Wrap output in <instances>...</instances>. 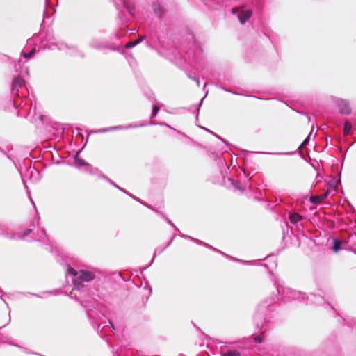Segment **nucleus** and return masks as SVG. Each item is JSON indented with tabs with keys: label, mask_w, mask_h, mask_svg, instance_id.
I'll return each instance as SVG.
<instances>
[{
	"label": "nucleus",
	"mask_w": 356,
	"mask_h": 356,
	"mask_svg": "<svg viewBox=\"0 0 356 356\" xmlns=\"http://www.w3.org/2000/svg\"><path fill=\"white\" fill-rule=\"evenodd\" d=\"M29 232H30V229H28V230L26 232V234H28Z\"/></svg>",
	"instance_id": "obj_22"
},
{
	"label": "nucleus",
	"mask_w": 356,
	"mask_h": 356,
	"mask_svg": "<svg viewBox=\"0 0 356 356\" xmlns=\"http://www.w3.org/2000/svg\"><path fill=\"white\" fill-rule=\"evenodd\" d=\"M340 248H341V241H335L334 247H333L334 251L335 252H337L340 250Z\"/></svg>",
	"instance_id": "obj_13"
},
{
	"label": "nucleus",
	"mask_w": 356,
	"mask_h": 356,
	"mask_svg": "<svg viewBox=\"0 0 356 356\" xmlns=\"http://www.w3.org/2000/svg\"><path fill=\"white\" fill-rule=\"evenodd\" d=\"M245 7V6H242L240 7H234L232 9V13L235 14L236 13H240L242 11L243 8Z\"/></svg>",
	"instance_id": "obj_14"
},
{
	"label": "nucleus",
	"mask_w": 356,
	"mask_h": 356,
	"mask_svg": "<svg viewBox=\"0 0 356 356\" xmlns=\"http://www.w3.org/2000/svg\"><path fill=\"white\" fill-rule=\"evenodd\" d=\"M235 186L236 188H238V189H240V187L238 186V184Z\"/></svg>",
	"instance_id": "obj_23"
},
{
	"label": "nucleus",
	"mask_w": 356,
	"mask_h": 356,
	"mask_svg": "<svg viewBox=\"0 0 356 356\" xmlns=\"http://www.w3.org/2000/svg\"><path fill=\"white\" fill-rule=\"evenodd\" d=\"M145 38V36L144 35H142V36H140L139 38L135 41H133V42H128L126 45H125V47L126 48H131L138 44H140Z\"/></svg>",
	"instance_id": "obj_9"
},
{
	"label": "nucleus",
	"mask_w": 356,
	"mask_h": 356,
	"mask_svg": "<svg viewBox=\"0 0 356 356\" xmlns=\"http://www.w3.org/2000/svg\"><path fill=\"white\" fill-rule=\"evenodd\" d=\"M354 236L356 238V234H355V236Z\"/></svg>",
	"instance_id": "obj_25"
},
{
	"label": "nucleus",
	"mask_w": 356,
	"mask_h": 356,
	"mask_svg": "<svg viewBox=\"0 0 356 356\" xmlns=\"http://www.w3.org/2000/svg\"><path fill=\"white\" fill-rule=\"evenodd\" d=\"M329 191H327L324 193L316 196H312L310 197V201L314 204L320 203L322 200L325 199L328 195Z\"/></svg>",
	"instance_id": "obj_6"
},
{
	"label": "nucleus",
	"mask_w": 356,
	"mask_h": 356,
	"mask_svg": "<svg viewBox=\"0 0 356 356\" xmlns=\"http://www.w3.org/2000/svg\"><path fill=\"white\" fill-rule=\"evenodd\" d=\"M35 53V49H32L30 52L29 53H24L23 56L25 57V58H31Z\"/></svg>",
	"instance_id": "obj_16"
},
{
	"label": "nucleus",
	"mask_w": 356,
	"mask_h": 356,
	"mask_svg": "<svg viewBox=\"0 0 356 356\" xmlns=\"http://www.w3.org/2000/svg\"><path fill=\"white\" fill-rule=\"evenodd\" d=\"M351 124L348 122H346L345 124H344V127H343V133L345 135H348L350 130H351Z\"/></svg>",
	"instance_id": "obj_11"
},
{
	"label": "nucleus",
	"mask_w": 356,
	"mask_h": 356,
	"mask_svg": "<svg viewBox=\"0 0 356 356\" xmlns=\"http://www.w3.org/2000/svg\"><path fill=\"white\" fill-rule=\"evenodd\" d=\"M309 136L307 137V138L302 143V144L299 146V153L301 156H310V150H309L306 145L309 143Z\"/></svg>",
	"instance_id": "obj_4"
},
{
	"label": "nucleus",
	"mask_w": 356,
	"mask_h": 356,
	"mask_svg": "<svg viewBox=\"0 0 356 356\" xmlns=\"http://www.w3.org/2000/svg\"><path fill=\"white\" fill-rule=\"evenodd\" d=\"M73 158H74V164L78 168H81L82 166L88 167L89 165V164L88 163L85 162L81 159V157L75 156V157H73Z\"/></svg>",
	"instance_id": "obj_7"
},
{
	"label": "nucleus",
	"mask_w": 356,
	"mask_h": 356,
	"mask_svg": "<svg viewBox=\"0 0 356 356\" xmlns=\"http://www.w3.org/2000/svg\"><path fill=\"white\" fill-rule=\"evenodd\" d=\"M152 7H153V9H154L156 15H157L159 16L162 15L163 10L159 4L154 3H153Z\"/></svg>",
	"instance_id": "obj_10"
},
{
	"label": "nucleus",
	"mask_w": 356,
	"mask_h": 356,
	"mask_svg": "<svg viewBox=\"0 0 356 356\" xmlns=\"http://www.w3.org/2000/svg\"><path fill=\"white\" fill-rule=\"evenodd\" d=\"M222 356H241V354L236 350H230L227 353H222Z\"/></svg>",
	"instance_id": "obj_12"
},
{
	"label": "nucleus",
	"mask_w": 356,
	"mask_h": 356,
	"mask_svg": "<svg viewBox=\"0 0 356 356\" xmlns=\"http://www.w3.org/2000/svg\"><path fill=\"white\" fill-rule=\"evenodd\" d=\"M235 186L236 188H238V189H240V187L238 186V184Z\"/></svg>",
	"instance_id": "obj_24"
},
{
	"label": "nucleus",
	"mask_w": 356,
	"mask_h": 356,
	"mask_svg": "<svg viewBox=\"0 0 356 356\" xmlns=\"http://www.w3.org/2000/svg\"><path fill=\"white\" fill-rule=\"evenodd\" d=\"M310 159L311 165L316 169L318 170L317 167H316L313 163V160L311 159V157H309Z\"/></svg>",
	"instance_id": "obj_20"
},
{
	"label": "nucleus",
	"mask_w": 356,
	"mask_h": 356,
	"mask_svg": "<svg viewBox=\"0 0 356 356\" xmlns=\"http://www.w3.org/2000/svg\"><path fill=\"white\" fill-rule=\"evenodd\" d=\"M339 112L341 114L348 115L351 113V108L348 104L343 99H339L337 102Z\"/></svg>",
	"instance_id": "obj_2"
},
{
	"label": "nucleus",
	"mask_w": 356,
	"mask_h": 356,
	"mask_svg": "<svg viewBox=\"0 0 356 356\" xmlns=\"http://www.w3.org/2000/svg\"><path fill=\"white\" fill-rule=\"evenodd\" d=\"M24 83V79L21 76H16L13 79L12 82V90H17L19 88H21Z\"/></svg>",
	"instance_id": "obj_5"
},
{
	"label": "nucleus",
	"mask_w": 356,
	"mask_h": 356,
	"mask_svg": "<svg viewBox=\"0 0 356 356\" xmlns=\"http://www.w3.org/2000/svg\"><path fill=\"white\" fill-rule=\"evenodd\" d=\"M68 272L69 273H70L71 275H73L74 276V278H76V274L79 271H76L72 267H69L68 268Z\"/></svg>",
	"instance_id": "obj_15"
},
{
	"label": "nucleus",
	"mask_w": 356,
	"mask_h": 356,
	"mask_svg": "<svg viewBox=\"0 0 356 356\" xmlns=\"http://www.w3.org/2000/svg\"><path fill=\"white\" fill-rule=\"evenodd\" d=\"M73 282L77 289L83 286V282H89L94 279V275L88 271L79 270L76 274Z\"/></svg>",
	"instance_id": "obj_1"
},
{
	"label": "nucleus",
	"mask_w": 356,
	"mask_h": 356,
	"mask_svg": "<svg viewBox=\"0 0 356 356\" xmlns=\"http://www.w3.org/2000/svg\"><path fill=\"white\" fill-rule=\"evenodd\" d=\"M302 219V217L298 213H291L289 215V220L293 224H296L297 222L300 221Z\"/></svg>",
	"instance_id": "obj_8"
},
{
	"label": "nucleus",
	"mask_w": 356,
	"mask_h": 356,
	"mask_svg": "<svg viewBox=\"0 0 356 356\" xmlns=\"http://www.w3.org/2000/svg\"><path fill=\"white\" fill-rule=\"evenodd\" d=\"M159 108L158 106H153V108H152V117H155L156 115L157 114L158 111H159Z\"/></svg>",
	"instance_id": "obj_17"
},
{
	"label": "nucleus",
	"mask_w": 356,
	"mask_h": 356,
	"mask_svg": "<svg viewBox=\"0 0 356 356\" xmlns=\"http://www.w3.org/2000/svg\"><path fill=\"white\" fill-rule=\"evenodd\" d=\"M252 10H242L238 15V18L241 24H243L252 16Z\"/></svg>",
	"instance_id": "obj_3"
},
{
	"label": "nucleus",
	"mask_w": 356,
	"mask_h": 356,
	"mask_svg": "<svg viewBox=\"0 0 356 356\" xmlns=\"http://www.w3.org/2000/svg\"><path fill=\"white\" fill-rule=\"evenodd\" d=\"M125 6H126V7L127 8V9L129 10V12L130 13H131V10H132V9H133V8H132L131 6H127V3H125Z\"/></svg>",
	"instance_id": "obj_19"
},
{
	"label": "nucleus",
	"mask_w": 356,
	"mask_h": 356,
	"mask_svg": "<svg viewBox=\"0 0 356 356\" xmlns=\"http://www.w3.org/2000/svg\"><path fill=\"white\" fill-rule=\"evenodd\" d=\"M109 182H110L112 185H113L114 186L117 187L118 188H119L120 190H121V191H123V190H122V188H120V187H118L117 185H115V184L113 182H112L111 181H110V180H109Z\"/></svg>",
	"instance_id": "obj_21"
},
{
	"label": "nucleus",
	"mask_w": 356,
	"mask_h": 356,
	"mask_svg": "<svg viewBox=\"0 0 356 356\" xmlns=\"http://www.w3.org/2000/svg\"><path fill=\"white\" fill-rule=\"evenodd\" d=\"M254 341L257 343H261L264 341V339L261 336H257L254 338Z\"/></svg>",
	"instance_id": "obj_18"
}]
</instances>
